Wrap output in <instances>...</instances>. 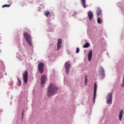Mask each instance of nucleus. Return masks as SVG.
I'll use <instances>...</instances> for the list:
<instances>
[{
  "instance_id": "f257e3e1",
  "label": "nucleus",
  "mask_w": 124,
  "mask_h": 124,
  "mask_svg": "<svg viewBox=\"0 0 124 124\" xmlns=\"http://www.w3.org/2000/svg\"><path fill=\"white\" fill-rule=\"evenodd\" d=\"M59 90V87L54 83L49 84L47 90V96L51 97L53 96L54 94H56L58 93Z\"/></svg>"
},
{
  "instance_id": "f03ea898",
  "label": "nucleus",
  "mask_w": 124,
  "mask_h": 124,
  "mask_svg": "<svg viewBox=\"0 0 124 124\" xmlns=\"http://www.w3.org/2000/svg\"><path fill=\"white\" fill-rule=\"evenodd\" d=\"M23 36L29 45L31 46H32V44H31V34H29L27 32H24L23 33Z\"/></svg>"
},
{
  "instance_id": "7ed1b4c3",
  "label": "nucleus",
  "mask_w": 124,
  "mask_h": 124,
  "mask_svg": "<svg viewBox=\"0 0 124 124\" xmlns=\"http://www.w3.org/2000/svg\"><path fill=\"white\" fill-rule=\"evenodd\" d=\"M113 94L111 93H108V94L107 97V103L109 105L112 104V98Z\"/></svg>"
},
{
  "instance_id": "20e7f679",
  "label": "nucleus",
  "mask_w": 124,
  "mask_h": 124,
  "mask_svg": "<svg viewBox=\"0 0 124 124\" xmlns=\"http://www.w3.org/2000/svg\"><path fill=\"white\" fill-rule=\"evenodd\" d=\"M38 69L40 73L44 72V63L43 62L39 63L38 65Z\"/></svg>"
},
{
  "instance_id": "39448f33",
  "label": "nucleus",
  "mask_w": 124,
  "mask_h": 124,
  "mask_svg": "<svg viewBox=\"0 0 124 124\" xmlns=\"http://www.w3.org/2000/svg\"><path fill=\"white\" fill-rule=\"evenodd\" d=\"M28 70H26L23 74V81L25 84H27V83H28Z\"/></svg>"
},
{
  "instance_id": "423d86ee",
  "label": "nucleus",
  "mask_w": 124,
  "mask_h": 124,
  "mask_svg": "<svg viewBox=\"0 0 124 124\" xmlns=\"http://www.w3.org/2000/svg\"><path fill=\"white\" fill-rule=\"evenodd\" d=\"M70 63L68 62H66L64 64V67L66 69L67 74H68V72H69V68H70Z\"/></svg>"
},
{
  "instance_id": "0eeeda50",
  "label": "nucleus",
  "mask_w": 124,
  "mask_h": 124,
  "mask_svg": "<svg viewBox=\"0 0 124 124\" xmlns=\"http://www.w3.org/2000/svg\"><path fill=\"white\" fill-rule=\"evenodd\" d=\"M47 79V77L45 75H42L41 78V85H44L45 84V81Z\"/></svg>"
},
{
  "instance_id": "6e6552de",
  "label": "nucleus",
  "mask_w": 124,
  "mask_h": 124,
  "mask_svg": "<svg viewBox=\"0 0 124 124\" xmlns=\"http://www.w3.org/2000/svg\"><path fill=\"white\" fill-rule=\"evenodd\" d=\"M57 46V50L59 51V50L61 49V47H62V39L60 38L58 39Z\"/></svg>"
},
{
  "instance_id": "1a4fd4ad",
  "label": "nucleus",
  "mask_w": 124,
  "mask_h": 124,
  "mask_svg": "<svg viewBox=\"0 0 124 124\" xmlns=\"http://www.w3.org/2000/svg\"><path fill=\"white\" fill-rule=\"evenodd\" d=\"M97 90V84L96 83L94 84V101L95 100V95H96V91Z\"/></svg>"
},
{
  "instance_id": "9d476101",
  "label": "nucleus",
  "mask_w": 124,
  "mask_h": 124,
  "mask_svg": "<svg viewBox=\"0 0 124 124\" xmlns=\"http://www.w3.org/2000/svg\"><path fill=\"white\" fill-rule=\"evenodd\" d=\"M123 116H124V109L120 111L119 115V120L120 122H122V120H123Z\"/></svg>"
},
{
  "instance_id": "9b49d317",
  "label": "nucleus",
  "mask_w": 124,
  "mask_h": 124,
  "mask_svg": "<svg viewBox=\"0 0 124 124\" xmlns=\"http://www.w3.org/2000/svg\"><path fill=\"white\" fill-rule=\"evenodd\" d=\"M93 57V50H91L88 54V59L89 62L92 61V58Z\"/></svg>"
},
{
  "instance_id": "f8f14e48",
  "label": "nucleus",
  "mask_w": 124,
  "mask_h": 124,
  "mask_svg": "<svg viewBox=\"0 0 124 124\" xmlns=\"http://www.w3.org/2000/svg\"><path fill=\"white\" fill-rule=\"evenodd\" d=\"M87 14L90 21H91L92 19L93 18V14L92 12H88Z\"/></svg>"
},
{
  "instance_id": "ddd939ff",
  "label": "nucleus",
  "mask_w": 124,
  "mask_h": 124,
  "mask_svg": "<svg viewBox=\"0 0 124 124\" xmlns=\"http://www.w3.org/2000/svg\"><path fill=\"white\" fill-rule=\"evenodd\" d=\"M102 13V11H101V9H100V8H97V11H96V15L97 17H98V16L101 15Z\"/></svg>"
},
{
  "instance_id": "4468645a",
  "label": "nucleus",
  "mask_w": 124,
  "mask_h": 124,
  "mask_svg": "<svg viewBox=\"0 0 124 124\" xmlns=\"http://www.w3.org/2000/svg\"><path fill=\"white\" fill-rule=\"evenodd\" d=\"M81 2L83 7L86 8V7H87V5H86V0H81Z\"/></svg>"
},
{
  "instance_id": "2eb2a0df",
  "label": "nucleus",
  "mask_w": 124,
  "mask_h": 124,
  "mask_svg": "<svg viewBox=\"0 0 124 124\" xmlns=\"http://www.w3.org/2000/svg\"><path fill=\"white\" fill-rule=\"evenodd\" d=\"M90 46H91V45H90V44L89 43H86L83 46V48H89V47H90Z\"/></svg>"
},
{
  "instance_id": "dca6fc26",
  "label": "nucleus",
  "mask_w": 124,
  "mask_h": 124,
  "mask_svg": "<svg viewBox=\"0 0 124 124\" xmlns=\"http://www.w3.org/2000/svg\"><path fill=\"white\" fill-rule=\"evenodd\" d=\"M101 75H103V76H104V77L105 76V71H104V69H103V68H102L101 69Z\"/></svg>"
},
{
  "instance_id": "f3484780",
  "label": "nucleus",
  "mask_w": 124,
  "mask_h": 124,
  "mask_svg": "<svg viewBox=\"0 0 124 124\" xmlns=\"http://www.w3.org/2000/svg\"><path fill=\"white\" fill-rule=\"evenodd\" d=\"M18 81V86L19 87H21V85H22V81H21V79L20 78H17Z\"/></svg>"
},
{
  "instance_id": "a211bd4d",
  "label": "nucleus",
  "mask_w": 124,
  "mask_h": 124,
  "mask_svg": "<svg viewBox=\"0 0 124 124\" xmlns=\"http://www.w3.org/2000/svg\"><path fill=\"white\" fill-rule=\"evenodd\" d=\"M11 4H5V5H3L2 7L3 8L4 7H10L11 6Z\"/></svg>"
},
{
  "instance_id": "6ab92c4d",
  "label": "nucleus",
  "mask_w": 124,
  "mask_h": 124,
  "mask_svg": "<svg viewBox=\"0 0 124 124\" xmlns=\"http://www.w3.org/2000/svg\"><path fill=\"white\" fill-rule=\"evenodd\" d=\"M49 15H50V12H49V11H45V15L46 16H49Z\"/></svg>"
},
{
  "instance_id": "aec40b11",
  "label": "nucleus",
  "mask_w": 124,
  "mask_h": 124,
  "mask_svg": "<svg viewBox=\"0 0 124 124\" xmlns=\"http://www.w3.org/2000/svg\"><path fill=\"white\" fill-rule=\"evenodd\" d=\"M97 21L98 24H101L102 21H101V19H100V17H98L97 18Z\"/></svg>"
},
{
  "instance_id": "412c9836",
  "label": "nucleus",
  "mask_w": 124,
  "mask_h": 124,
  "mask_svg": "<svg viewBox=\"0 0 124 124\" xmlns=\"http://www.w3.org/2000/svg\"><path fill=\"white\" fill-rule=\"evenodd\" d=\"M87 83H88V77H87V76H85V84L86 85V84H87Z\"/></svg>"
},
{
  "instance_id": "4be33fe9",
  "label": "nucleus",
  "mask_w": 124,
  "mask_h": 124,
  "mask_svg": "<svg viewBox=\"0 0 124 124\" xmlns=\"http://www.w3.org/2000/svg\"><path fill=\"white\" fill-rule=\"evenodd\" d=\"M79 52H80V49H79V48L78 47L77 48V50H76L77 54H78V53H79Z\"/></svg>"
},
{
  "instance_id": "5701e85b",
  "label": "nucleus",
  "mask_w": 124,
  "mask_h": 124,
  "mask_svg": "<svg viewBox=\"0 0 124 124\" xmlns=\"http://www.w3.org/2000/svg\"><path fill=\"white\" fill-rule=\"evenodd\" d=\"M24 114H25V111L23 110L22 112V119H23V118H24Z\"/></svg>"
}]
</instances>
